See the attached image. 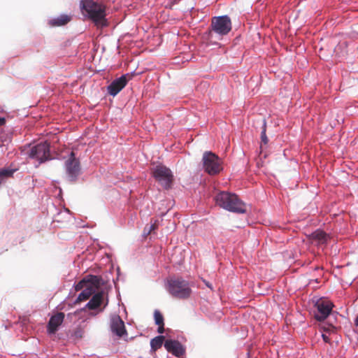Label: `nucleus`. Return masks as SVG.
Wrapping results in <instances>:
<instances>
[{
	"label": "nucleus",
	"mask_w": 358,
	"mask_h": 358,
	"mask_svg": "<svg viewBox=\"0 0 358 358\" xmlns=\"http://www.w3.org/2000/svg\"><path fill=\"white\" fill-rule=\"evenodd\" d=\"M80 6L83 14L92 20L97 27L102 28L108 25L106 7L103 4L92 0H82Z\"/></svg>",
	"instance_id": "obj_1"
},
{
	"label": "nucleus",
	"mask_w": 358,
	"mask_h": 358,
	"mask_svg": "<svg viewBox=\"0 0 358 358\" xmlns=\"http://www.w3.org/2000/svg\"><path fill=\"white\" fill-rule=\"evenodd\" d=\"M215 199L217 205L225 210L237 213L246 212L245 204L235 194L221 192L216 195Z\"/></svg>",
	"instance_id": "obj_2"
},
{
	"label": "nucleus",
	"mask_w": 358,
	"mask_h": 358,
	"mask_svg": "<svg viewBox=\"0 0 358 358\" xmlns=\"http://www.w3.org/2000/svg\"><path fill=\"white\" fill-rule=\"evenodd\" d=\"M232 29V24L228 15L215 16L212 17L211 24L208 31V39L212 41L214 38L222 39L227 35Z\"/></svg>",
	"instance_id": "obj_3"
},
{
	"label": "nucleus",
	"mask_w": 358,
	"mask_h": 358,
	"mask_svg": "<svg viewBox=\"0 0 358 358\" xmlns=\"http://www.w3.org/2000/svg\"><path fill=\"white\" fill-rule=\"evenodd\" d=\"M167 292L174 298L187 299L192 294L189 282L182 278H171L166 282Z\"/></svg>",
	"instance_id": "obj_4"
},
{
	"label": "nucleus",
	"mask_w": 358,
	"mask_h": 358,
	"mask_svg": "<svg viewBox=\"0 0 358 358\" xmlns=\"http://www.w3.org/2000/svg\"><path fill=\"white\" fill-rule=\"evenodd\" d=\"M202 162L204 171L210 175H216L222 170L221 159L210 151L203 153Z\"/></svg>",
	"instance_id": "obj_5"
},
{
	"label": "nucleus",
	"mask_w": 358,
	"mask_h": 358,
	"mask_svg": "<svg viewBox=\"0 0 358 358\" xmlns=\"http://www.w3.org/2000/svg\"><path fill=\"white\" fill-rule=\"evenodd\" d=\"M29 157L38 162L36 166L51 159L49 143L45 141L33 146L29 150Z\"/></svg>",
	"instance_id": "obj_6"
},
{
	"label": "nucleus",
	"mask_w": 358,
	"mask_h": 358,
	"mask_svg": "<svg viewBox=\"0 0 358 358\" xmlns=\"http://www.w3.org/2000/svg\"><path fill=\"white\" fill-rule=\"evenodd\" d=\"M154 178L165 189H169L172 185L173 176L171 171L162 165L155 167L152 171Z\"/></svg>",
	"instance_id": "obj_7"
},
{
	"label": "nucleus",
	"mask_w": 358,
	"mask_h": 358,
	"mask_svg": "<svg viewBox=\"0 0 358 358\" xmlns=\"http://www.w3.org/2000/svg\"><path fill=\"white\" fill-rule=\"evenodd\" d=\"M315 318L317 321H324L331 313L334 304L329 300L325 299H319L315 302Z\"/></svg>",
	"instance_id": "obj_8"
},
{
	"label": "nucleus",
	"mask_w": 358,
	"mask_h": 358,
	"mask_svg": "<svg viewBox=\"0 0 358 358\" xmlns=\"http://www.w3.org/2000/svg\"><path fill=\"white\" fill-rule=\"evenodd\" d=\"M65 170L70 181H75L80 173V162L76 158L73 152H71L69 158L65 162Z\"/></svg>",
	"instance_id": "obj_9"
},
{
	"label": "nucleus",
	"mask_w": 358,
	"mask_h": 358,
	"mask_svg": "<svg viewBox=\"0 0 358 358\" xmlns=\"http://www.w3.org/2000/svg\"><path fill=\"white\" fill-rule=\"evenodd\" d=\"M130 77V75L127 73L114 80L107 87L108 93L113 96H115L126 86Z\"/></svg>",
	"instance_id": "obj_10"
},
{
	"label": "nucleus",
	"mask_w": 358,
	"mask_h": 358,
	"mask_svg": "<svg viewBox=\"0 0 358 358\" xmlns=\"http://www.w3.org/2000/svg\"><path fill=\"white\" fill-rule=\"evenodd\" d=\"M110 329L113 333L120 337L126 334L124 323L118 315L110 317Z\"/></svg>",
	"instance_id": "obj_11"
},
{
	"label": "nucleus",
	"mask_w": 358,
	"mask_h": 358,
	"mask_svg": "<svg viewBox=\"0 0 358 358\" xmlns=\"http://www.w3.org/2000/svg\"><path fill=\"white\" fill-rule=\"evenodd\" d=\"M164 347L169 352L176 357H180L185 352L182 345L178 341L167 340L165 341Z\"/></svg>",
	"instance_id": "obj_12"
},
{
	"label": "nucleus",
	"mask_w": 358,
	"mask_h": 358,
	"mask_svg": "<svg viewBox=\"0 0 358 358\" xmlns=\"http://www.w3.org/2000/svg\"><path fill=\"white\" fill-rule=\"evenodd\" d=\"M64 314L63 313H57L52 315L48 324V331L50 334L55 333L58 327L62 324L64 321Z\"/></svg>",
	"instance_id": "obj_13"
},
{
	"label": "nucleus",
	"mask_w": 358,
	"mask_h": 358,
	"mask_svg": "<svg viewBox=\"0 0 358 358\" xmlns=\"http://www.w3.org/2000/svg\"><path fill=\"white\" fill-rule=\"evenodd\" d=\"M94 283H99V278L96 275H89L77 283L75 285V289L76 291L83 290L85 287H87V285H92Z\"/></svg>",
	"instance_id": "obj_14"
},
{
	"label": "nucleus",
	"mask_w": 358,
	"mask_h": 358,
	"mask_svg": "<svg viewBox=\"0 0 358 358\" xmlns=\"http://www.w3.org/2000/svg\"><path fill=\"white\" fill-rule=\"evenodd\" d=\"M99 283H94L92 285H87V287H85L82 292L79 294L77 301H83L87 300L92 296L96 291V289L98 287Z\"/></svg>",
	"instance_id": "obj_15"
},
{
	"label": "nucleus",
	"mask_w": 358,
	"mask_h": 358,
	"mask_svg": "<svg viewBox=\"0 0 358 358\" xmlns=\"http://www.w3.org/2000/svg\"><path fill=\"white\" fill-rule=\"evenodd\" d=\"M310 238L318 244H325L329 239V235L324 231L317 229L310 234Z\"/></svg>",
	"instance_id": "obj_16"
},
{
	"label": "nucleus",
	"mask_w": 358,
	"mask_h": 358,
	"mask_svg": "<svg viewBox=\"0 0 358 358\" xmlns=\"http://www.w3.org/2000/svg\"><path fill=\"white\" fill-rule=\"evenodd\" d=\"M103 293L98 292L95 294L90 301L86 304V307H87L90 310H95L97 309L103 300Z\"/></svg>",
	"instance_id": "obj_17"
},
{
	"label": "nucleus",
	"mask_w": 358,
	"mask_h": 358,
	"mask_svg": "<svg viewBox=\"0 0 358 358\" xmlns=\"http://www.w3.org/2000/svg\"><path fill=\"white\" fill-rule=\"evenodd\" d=\"M71 20V17L67 15H61L57 17L50 20L52 26H62L67 24Z\"/></svg>",
	"instance_id": "obj_18"
},
{
	"label": "nucleus",
	"mask_w": 358,
	"mask_h": 358,
	"mask_svg": "<svg viewBox=\"0 0 358 358\" xmlns=\"http://www.w3.org/2000/svg\"><path fill=\"white\" fill-rule=\"evenodd\" d=\"M17 170V169H12L10 167L0 169V185L4 179L12 177Z\"/></svg>",
	"instance_id": "obj_19"
},
{
	"label": "nucleus",
	"mask_w": 358,
	"mask_h": 358,
	"mask_svg": "<svg viewBox=\"0 0 358 358\" xmlns=\"http://www.w3.org/2000/svg\"><path fill=\"white\" fill-rule=\"evenodd\" d=\"M164 340V337L163 336H157L152 338L150 341L151 351L155 352L160 348L163 345Z\"/></svg>",
	"instance_id": "obj_20"
},
{
	"label": "nucleus",
	"mask_w": 358,
	"mask_h": 358,
	"mask_svg": "<svg viewBox=\"0 0 358 358\" xmlns=\"http://www.w3.org/2000/svg\"><path fill=\"white\" fill-rule=\"evenodd\" d=\"M155 322L156 324H164V317L159 310H155L154 313Z\"/></svg>",
	"instance_id": "obj_21"
},
{
	"label": "nucleus",
	"mask_w": 358,
	"mask_h": 358,
	"mask_svg": "<svg viewBox=\"0 0 358 358\" xmlns=\"http://www.w3.org/2000/svg\"><path fill=\"white\" fill-rule=\"evenodd\" d=\"M261 139H262V141L266 145L267 144L268 141V139L266 136V122H264V128H263V130L262 131V133H261Z\"/></svg>",
	"instance_id": "obj_22"
},
{
	"label": "nucleus",
	"mask_w": 358,
	"mask_h": 358,
	"mask_svg": "<svg viewBox=\"0 0 358 358\" xmlns=\"http://www.w3.org/2000/svg\"><path fill=\"white\" fill-rule=\"evenodd\" d=\"M156 229H157V225L155 223H154V224H152L151 225H150L149 227H145L144 231H145V233H146L147 235H148L151 233L152 231H154Z\"/></svg>",
	"instance_id": "obj_23"
},
{
	"label": "nucleus",
	"mask_w": 358,
	"mask_h": 358,
	"mask_svg": "<svg viewBox=\"0 0 358 358\" xmlns=\"http://www.w3.org/2000/svg\"><path fill=\"white\" fill-rule=\"evenodd\" d=\"M164 324H158L159 327H158L157 332L159 334H163L164 333Z\"/></svg>",
	"instance_id": "obj_24"
},
{
	"label": "nucleus",
	"mask_w": 358,
	"mask_h": 358,
	"mask_svg": "<svg viewBox=\"0 0 358 358\" xmlns=\"http://www.w3.org/2000/svg\"><path fill=\"white\" fill-rule=\"evenodd\" d=\"M322 337L323 338V341L325 342V343H329L330 342V338H329V336L326 334H322Z\"/></svg>",
	"instance_id": "obj_25"
},
{
	"label": "nucleus",
	"mask_w": 358,
	"mask_h": 358,
	"mask_svg": "<svg viewBox=\"0 0 358 358\" xmlns=\"http://www.w3.org/2000/svg\"><path fill=\"white\" fill-rule=\"evenodd\" d=\"M355 324L357 327V331L358 333V315L356 317L355 320Z\"/></svg>",
	"instance_id": "obj_26"
},
{
	"label": "nucleus",
	"mask_w": 358,
	"mask_h": 358,
	"mask_svg": "<svg viewBox=\"0 0 358 358\" xmlns=\"http://www.w3.org/2000/svg\"><path fill=\"white\" fill-rule=\"evenodd\" d=\"M6 122V120L3 117H0V126L3 125Z\"/></svg>",
	"instance_id": "obj_27"
},
{
	"label": "nucleus",
	"mask_w": 358,
	"mask_h": 358,
	"mask_svg": "<svg viewBox=\"0 0 358 358\" xmlns=\"http://www.w3.org/2000/svg\"><path fill=\"white\" fill-rule=\"evenodd\" d=\"M101 311H102V309H99L96 313H91V314H92V315H96L98 313L101 312Z\"/></svg>",
	"instance_id": "obj_28"
},
{
	"label": "nucleus",
	"mask_w": 358,
	"mask_h": 358,
	"mask_svg": "<svg viewBox=\"0 0 358 358\" xmlns=\"http://www.w3.org/2000/svg\"><path fill=\"white\" fill-rule=\"evenodd\" d=\"M206 285L210 287L209 283H206Z\"/></svg>",
	"instance_id": "obj_29"
}]
</instances>
